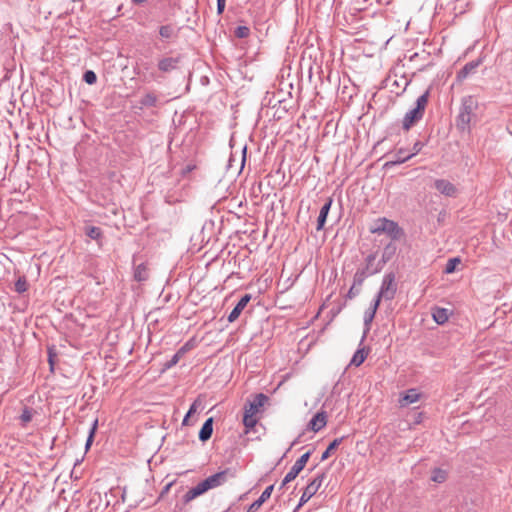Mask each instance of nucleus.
Wrapping results in <instances>:
<instances>
[{
	"instance_id": "nucleus-1",
	"label": "nucleus",
	"mask_w": 512,
	"mask_h": 512,
	"mask_svg": "<svg viewBox=\"0 0 512 512\" xmlns=\"http://www.w3.org/2000/svg\"><path fill=\"white\" fill-rule=\"evenodd\" d=\"M227 480V471H221L214 475L209 476L205 480L198 483L195 487L191 488L183 496L184 502L188 503L195 498L205 494L207 491L223 485Z\"/></svg>"
},
{
	"instance_id": "nucleus-2",
	"label": "nucleus",
	"mask_w": 512,
	"mask_h": 512,
	"mask_svg": "<svg viewBox=\"0 0 512 512\" xmlns=\"http://www.w3.org/2000/svg\"><path fill=\"white\" fill-rule=\"evenodd\" d=\"M268 397L262 393L257 394L252 401H249L244 407L243 424L247 429H253L257 424L263 406L267 403Z\"/></svg>"
},
{
	"instance_id": "nucleus-3",
	"label": "nucleus",
	"mask_w": 512,
	"mask_h": 512,
	"mask_svg": "<svg viewBox=\"0 0 512 512\" xmlns=\"http://www.w3.org/2000/svg\"><path fill=\"white\" fill-rule=\"evenodd\" d=\"M478 107L476 99L467 96L462 99L459 114L456 119V127L461 131H468L470 124L475 119V111Z\"/></svg>"
},
{
	"instance_id": "nucleus-4",
	"label": "nucleus",
	"mask_w": 512,
	"mask_h": 512,
	"mask_svg": "<svg viewBox=\"0 0 512 512\" xmlns=\"http://www.w3.org/2000/svg\"><path fill=\"white\" fill-rule=\"evenodd\" d=\"M429 91H426L416 101V107L408 111L403 119V129L408 131L416 122L422 119L428 103Z\"/></svg>"
},
{
	"instance_id": "nucleus-5",
	"label": "nucleus",
	"mask_w": 512,
	"mask_h": 512,
	"mask_svg": "<svg viewBox=\"0 0 512 512\" xmlns=\"http://www.w3.org/2000/svg\"><path fill=\"white\" fill-rule=\"evenodd\" d=\"M396 294V283H395V275L393 273H388L384 276L381 289L377 295L375 300H392Z\"/></svg>"
},
{
	"instance_id": "nucleus-6",
	"label": "nucleus",
	"mask_w": 512,
	"mask_h": 512,
	"mask_svg": "<svg viewBox=\"0 0 512 512\" xmlns=\"http://www.w3.org/2000/svg\"><path fill=\"white\" fill-rule=\"evenodd\" d=\"M372 233H387L392 238H397L399 233L398 225L391 220L386 218L377 219L370 228Z\"/></svg>"
},
{
	"instance_id": "nucleus-7",
	"label": "nucleus",
	"mask_w": 512,
	"mask_h": 512,
	"mask_svg": "<svg viewBox=\"0 0 512 512\" xmlns=\"http://www.w3.org/2000/svg\"><path fill=\"white\" fill-rule=\"evenodd\" d=\"M324 478H325V474H321L306 486V488L301 496L299 506H301L303 503L307 502L318 491Z\"/></svg>"
},
{
	"instance_id": "nucleus-8",
	"label": "nucleus",
	"mask_w": 512,
	"mask_h": 512,
	"mask_svg": "<svg viewBox=\"0 0 512 512\" xmlns=\"http://www.w3.org/2000/svg\"><path fill=\"white\" fill-rule=\"evenodd\" d=\"M434 187L438 192L448 197H454L457 194V188L455 185L445 179L436 180Z\"/></svg>"
},
{
	"instance_id": "nucleus-9",
	"label": "nucleus",
	"mask_w": 512,
	"mask_h": 512,
	"mask_svg": "<svg viewBox=\"0 0 512 512\" xmlns=\"http://www.w3.org/2000/svg\"><path fill=\"white\" fill-rule=\"evenodd\" d=\"M250 299H251V296L249 294H246L239 300L237 305L234 307V309L231 311V313L228 316L229 322H234L240 316L241 312L247 306Z\"/></svg>"
},
{
	"instance_id": "nucleus-10",
	"label": "nucleus",
	"mask_w": 512,
	"mask_h": 512,
	"mask_svg": "<svg viewBox=\"0 0 512 512\" xmlns=\"http://www.w3.org/2000/svg\"><path fill=\"white\" fill-rule=\"evenodd\" d=\"M311 452L307 451L305 452L293 465V467L290 469V481L293 480L298 476V474L303 470L305 467Z\"/></svg>"
},
{
	"instance_id": "nucleus-11",
	"label": "nucleus",
	"mask_w": 512,
	"mask_h": 512,
	"mask_svg": "<svg viewBox=\"0 0 512 512\" xmlns=\"http://www.w3.org/2000/svg\"><path fill=\"white\" fill-rule=\"evenodd\" d=\"M273 491V485L268 486L261 494V496L254 501L248 508L247 512H256L261 505L270 498Z\"/></svg>"
},
{
	"instance_id": "nucleus-12",
	"label": "nucleus",
	"mask_w": 512,
	"mask_h": 512,
	"mask_svg": "<svg viewBox=\"0 0 512 512\" xmlns=\"http://www.w3.org/2000/svg\"><path fill=\"white\" fill-rule=\"evenodd\" d=\"M327 422V416L325 412H318L309 422V427L317 432L321 430Z\"/></svg>"
},
{
	"instance_id": "nucleus-13",
	"label": "nucleus",
	"mask_w": 512,
	"mask_h": 512,
	"mask_svg": "<svg viewBox=\"0 0 512 512\" xmlns=\"http://www.w3.org/2000/svg\"><path fill=\"white\" fill-rule=\"evenodd\" d=\"M332 200L329 199L320 209L319 216L317 219V230L323 229L328 213L330 211Z\"/></svg>"
},
{
	"instance_id": "nucleus-14",
	"label": "nucleus",
	"mask_w": 512,
	"mask_h": 512,
	"mask_svg": "<svg viewBox=\"0 0 512 512\" xmlns=\"http://www.w3.org/2000/svg\"><path fill=\"white\" fill-rule=\"evenodd\" d=\"M178 59L177 58H164L158 62V68L162 72H170L177 67Z\"/></svg>"
},
{
	"instance_id": "nucleus-15",
	"label": "nucleus",
	"mask_w": 512,
	"mask_h": 512,
	"mask_svg": "<svg viewBox=\"0 0 512 512\" xmlns=\"http://www.w3.org/2000/svg\"><path fill=\"white\" fill-rule=\"evenodd\" d=\"M213 419L212 418H209L205 421V423L203 424L200 432H199V439L201 441H207L211 435H212V432H213Z\"/></svg>"
},
{
	"instance_id": "nucleus-16",
	"label": "nucleus",
	"mask_w": 512,
	"mask_h": 512,
	"mask_svg": "<svg viewBox=\"0 0 512 512\" xmlns=\"http://www.w3.org/2000/svg\"><path fill=\"white\" fill-rule=\"evenodd\" d=\"M432 316L436 323L444 324L448 321V310L445 308L435 307L432 310Z\"/></svg>"
},
{
	"instance_id": "nucleus-17",
	"label": "nucleus",
	"mask_w": 512,
	"mask_h": 512,
	"mask_svg": "<svg viewBox=\"0 0 512 512\" xmlns=\"http://www.w3.org/2000/svg\"><path fill=\"white\" fill-rule=\"evenodd\" d=\"M479 61H471L467 63L457 74L458 80L465 79L468 75L473 73L475 69L478 67Z\"/></svg>"
},
{
	"instance_id": "nucleus-18",
	"label": "nucleus",
	"mask_w": 512,
	"mask_h": 512,
	"mask_svg": "<svg viewBox=\"0 0 512 512\" xmlns=\"http://www.w3.org/2000/svg\"><path fill=\"white\" fill-rule=\"evenodd\" d=\"M420 394L415 389H410L407 391L405 396L400 400L401 406H407L409 404L415 403L419 400Z\"/></svg>"
},
{
	"instance_id": "nucleus-19",
	"label": "nucleus",
	"mask_w": 512,
	"mask_h": 512,
	"mask_svg": "<svg viewBox=\"0 0 512 512\" xmlns=\"http://www.w3.org/2000/svg\"><path fill=\"white\" fill-rule=\"evenodd\" d=\"M202 403H203V400L201 398V396H199L194 402L193 404L191 405L189 411L187 412L186 416L184 417L183 419V425H188L189 424V418L197 412V410L199 408L202 407Z\"/></svg>"
},
{
	"instance_id": "nucleus-20",
	"label": "nucleus",
	"mask_w": 512,
	"mask_h": 512,
	"mask_svg": "<svg viewBox=\"0 0 512 512\" xmlns=\"http://www.w3.org/2000/svg\"><path fill=\"white\" fill-rule=\"evenodd\" d=\"M342 440H343V438L334 439L329 444L327 449L323 452V454L321 456V460L324 461V460L328 459L334 453V451L338 448V446L341 444Z\"/></svg>"
},
{
	"instance_id": "nucleus-21",
	"label": "nucleus",
	"mask_w": 512,
	"mask_h": 512,
	"mask_svg": "<svg viewBox=\"0 0 512 512\" xmlns=\"http://www.w3.org/2000/svg\"><path fill=\"white\" fill-rule=\"evenodd\" d=\"M366 357L367 353L364 351V349H358L353 355L350 361V365L358 367L365 361Z\"/></svg>"
},
{
	"instance_id": "nucleus-22",
	"label": "nucleus",
	"mask_w": 512,
	"mask_h": 512,
	"mask_svg": "<svg viewBox=\"0 0 512 512\" xmlns=\"http://www.w3.org/2000/svg\"><path fill=\"white\" fill-rule=\"evenodd\" d=\"M447 479V472L440 468H435L432 471L431 480L436 483H443Z\"/></svg>"
},
{
	"instance_id": "nucleus-23",
	"label": "nucleus",
	"mask_w": 512,
	"mask_h": 512,
	"mask_svg": "<svg viewBox=\"0 0 512 512\" xmlns=\"http://www.w3.org/2000/svg\"><path fill=\"white\" fill-rule=\"evenodd\" d=\"M134 277L137 281H144L148 277V269L146 265L140 264L135 269Z\"/></svg>"
},
{
	"instance_id": "nucleus-24",
	"label": "nucleus",
	"mask_w": 512,
	"mask_h": 512,
	"mask_svg": "<svg viewBox=\"0 0 512 512\" xmlns=\"http://www.w3.org/2000/svg\"><path fill=\"white\" fill-rule=\"evenodd\" d=\"M412 158V155L410 154H407L405 153V150L404 149H399L396 153H395V156H394V160L391 161L392 164H400V163H404L405 161H407L408 159Z\"/></svg>"
},
{
	"instance_id": "nucleus-25",
	"label": "nucleus",
	"mask_w": 512,
	"mask_h": 512,
	"mask_svg": "<svg viewBox=\"0 0 512 512\" xmlns=\"http://www.w3.org/2000/svg\"><path fill=\"white\" fill-rule=\"evenodd\" d=\"M460 263L461 259L458 257L449 259L444 269L445 273L451 274L455 272L457 265H459Z\"/></svg>"
},
{
	"instance_id": "nucleus-26",
	"label": "nucleus",
	"mask_w": 512,
	"mask_h": 512,
	"mask_svg": "<svg viewBox=\"0 0 512 512\" xmlns=\"http://www.w3.org/2000/svg\"><path fill=\"white\" fill-rule=\"evenodd\" d=\"M379 306V300H375L373 306L365 313V324L368 325L374 318L375 313Z\"/></svg>"
},
{
	"instance_id": "nucleus-27",
	"label": "nucleus",
	"mask_w": 512,
	"mask_h": 512,
	"mask_svg": "<svg viewBox=\"0 0 512 512\" xmlns=\"http://www.w3.org/2000/svg\"><path fill=\"white\" fill-rule=\"evenodd\" d=\"M159 34L162 38L169 39L174 35V29L171 25H164L160 27Z\"/></svg>"
},
{
	"instance_id": "nucleus-28",
	"label": "nucleus",
	"mask_w": 512,
	"mask_h": 512,
	"mask_svg": "<svg viewBox=\"0 0 512 512\" xmlns=\"http://www.w3.org/2000/svg\"><path fill=\"white\" fill-rule=\"evenodd\" d=\"M86 235L92 239H99L102 236V231L99 227L91 226L86 230Z\"/></svg>"
},
{
	"instance_id": "nucleus-29",
	"label": "nucleus",
	"mask_w": 512,
	"mask_h": 512,
	"mask_svg": "<svg viewBox=\"0 0 512 512\" xmlns=\"http://www.w3.org/2000/svg\"><path fill=\"white\" fill-rule=\"evenodd\" d=\"M28 289V283L25 277H20L15 283V290L18 293H24Z\"/></svg>"
},
{
	"instance_id": "nucleus-30",
	"label": "nucleus",
	"mask_w": 512,
	"mask_h": 512,
	"mask_svg": "<svg viewBox=\"0 0 512 512\" xmlns=\"http://www.w3.org/2000/svg\"><path fill=\"white\" fill-rule=\"evenodd\" d=\"M97 426H98V420H95L91 429H90V432H89V436L87 438V441H86V449H89L93 440H94V435H95V432L97 430Z\"/></svg>"
},
{
	"instance_id": "nucleus-31",
	"label": "nucleus",
	"mask_w": 512,
	"mask_h": 512,
	"mask_svg": "<svg viewBox=\"0 0 512 512\" xmlns=\"http://www.w3.org/2000/svg\"><path fill=\"white\" fill-rule=\"evenodd\" d=\"M156 101H157V98L155 95L147 94L141 100V104L145 105V106H153V105H155Z\"/></svg>"
},
{
	"instance_id": "nucleus-32",
	"label": "nucleus",
	"mask_w": 512,
	"mask_h": 512,
	"mask_svg": "<svg viewBox=\"0 0 512 512\" xmlns=\"http://www.w3.org/2000/svg\"><path fill=\"white\" fill-rule=\"evenodd\" d=\"M285 302H286V296H285V290H280L277 297H276V304L280 307V308H285L286 305H285Z\"/></svg>"
},
{
	"instance_id": "nucleus-33",
	"label": "nucleus",
	"mask_w": 512,
	"mask_h": 512,
	"mask_svg": "<svg viewBox=\"0 0 512 512\" xmlns=\"http://www.w3.org/2000/svg\"><path fill=\"white\" fill-rule=\"evenodd\" d=\"M97 80L96 74L93 71H86L84 74V81L87 84H94Z\"/></svg>"
},
{
	"instance_id": "nucleus-34",
	"label": "nucleus",
	"mask_w": 512,
	"mask_h": 512,
	"mask_svg": "<svg viewBox=\"0 0 512 512\" xmlns=\"http://www.w3.org/2000/svg\"><path fill=\"white\" fill-rule=\"evenodd\" d=\"M249 32V28H247L246 26H239L235 31V35L238 38H245L249 35Z\"/></svg>"
},
{
	"instance_id": "nucleus-35",
	"label": "nucleus",
	"mask_w": 512,
	"mask_h": 512,
	"mask_svg": "<svg viewBox=\"0 0 512 512\" xmlns=\"http://www.w3.org/2000/svg\"><path fill=\"white\" fill-rule=\"evenodd\" d=\"M423 146L424 145H423L422 142H420V141L415 142L414 145H413L412 152L410 153V155H412V157H413L416 154H418L421 151V149L423 148Z\"/></svg>"
},
{
	"instance_id": "nucleus-36",
	"label": "nucleus",
	"mask_w": 512,
	"mask_h": 512,
	"mask_svg": "<svg viewBox=\"0 0 512 512\" xmlns=\"http://www.w3.org/2000/svg\"><path fill=\"white\" fill-rule=\"evenodd\" d=\"M218 12L222 13L225 8V0H217Z\"/></svg>"
},
{
	"instance_id": "nucleus-37",
	"label": "nucleus",
	"mask_w": 512,
	"mask_h": 512,
	"mask_svg": "<svg viewBox=\"0 0 512 512\" xmlns=\"http://www.w3.org/2000/svg\"><path fill=\"white\" fill-rule=\"evenodd\" d=\"M22 420H23L24 422H28V421H30V420H31V416H30V414H29L28 412H24V413H23V415H22Z\"/></svg>"
},
{
	"instance_id": "nucleus-38",
	"label": "nucleus",
	"mask_w": 512,
	"mask_h": 512,
	"mask_svg": "<svg viewBox=\"0 0 512 512\" xmlns=\"http://www.w3.org/2000/svg\"><path fill=\"white\" fill-rule=\"evenodd\" d=\"M374 260H375V256H374V255H369V256L367 257V262H368V264L372 263Z\"/></svg>"
},
{
	"instance_id": "nucleus-39",
	"label": "nucleus",
	"mask_w": 512,
	"mask_h": 512,
	"mask_svg": "<svg viewBox=\"0 0 512 512\" xmlns=\"http://www.w3.org/2000/svg\"><path fill=\"white\" fill-rule=\"evenodd\" d=\"M135 4H142L146 2L147 0H132Z\"/></svg>"
},
{
	"instance_id": "nucleus-40",
	"label": "nucleus",
	"mask_w": 512,
	"mask_h": 512,
	"mask_svg": "<svg viewBox=\"0 0 512 512\" xmlns=\"http://www.w3.org/2000/svg\"><path fill=\"white\" fill-rule=\"evenodd\" d=\"M286 483H288V474L282 480V485H285Z\"/></svg>"
},
{
	"instance_id": "nucleus-41",
	"label": "nucleus",
	"mask_w": 512,
	"mask_h": 512,
	"mask_svg": "<svg viewBox=\"0 0 512 512\" xmlns=\"http://www.w3.org/2000/svg\"><path fill=\"white\" fill-rule=\"evenodd\" d=\"M186 350H187V347H186V346H184V347H182V348L178 351V354H182V353H184Z\"/></svg>"
},
{
	"instance_id": "nucleus-42",
	"label": "nucleus",
	"mask_w": 512,
	"mask_h": 512,
	"mask_svg": "<svg viewBox=\"0 0 512 512\" xmlns=\"http://www.w3.org/2000/svg\"><path fill=\"white\" fill-rule=\"evenodd\" d=\"M180 355H181V354H178V353H177V354L174 356V358H173V363H176V362L178 361V358H179V356H180Z\"/></svg>"
},
{
	"instance_id": "nucleus-43",
	"label": "nucleus",
	"mask_w": 512,
	"mask_h": 512,
	"mask_svg": "<svg viewBox=\"0 0 512 512\" xmlns=\"http://www.w3.org/2000/svg\"><path fill=\"white\" fill-rule=\"evenodd\" d=\"M383 259H384V261H386V259H388V254H386V251L383 254Z\"/></svg>"
},
{
	"instance_id": "nucleus-44",
	"label": "nucleus",
	"mask_w": 512,
	"mask_h": 512,
	"mask_svg": "<svg viewBox=\"0 0 512 512\" xmlns=\"http://www.w3.org/2000/svg\"><path fill=\"white\" fill-rule=\"evenodd\" d=\"M383 259H384V261H386V259H388V254H386V251L383 254Z\"/></svg>"
},
{
	"instance_id": "nucleus-45",
	"label": "nucleus",
	"mask_w": 512,
	"mask_h": 512,
	"mask_svg": "<svg viewBox=\"0 0 512 512\" xmlns=\"http://www.w3.org/2000/svg\"><path fill=\"white\" fill-rule=\"evenodd\" d=\"M352 295H354L353 288L349 290V297H352Z\"/></svg>"
},
{
	"instance_id": "nucleus-46",
	"label": "nucleus",
	"mask_w": 512,
	"mask_h": 512,
	"mask_svg": "<svg viewBox=\"0 0 512 512\" xmlns=\"http://www.w3.org/2000/svg\"><path fill=\"white\" fill-rule=\"evenodd\" d=\"M352 295H354L353 288L349 290V297H352Z\"/></svg>"
}]
</instances>
